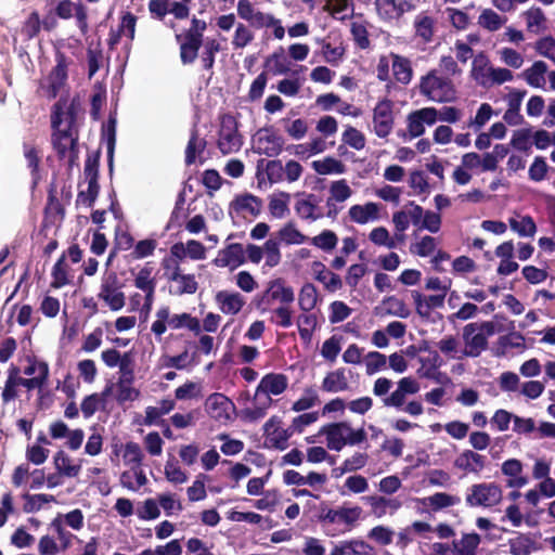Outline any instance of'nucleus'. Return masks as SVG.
<instances>
[{"label":"nucleus","mask_w":555,"mask_h":555,"mask_svg":"<svg viewBox=\"0 0 555 555\" xmlns=\"http://www.w3.org/2000/svg\"><path fill=\"white\" fill-rule=\"evenodd\" d=\"M74 102L60 100L52 117V142L61 155L72 151L76 144L77 134L74 129Z\"/></svg>","instance_id":"obj_1"},{"label":"nucleus","mask_w":555,"mask_h":555,"mask_svg":"<svg viewBox=\"0 0 555 555\" xmlns=\"http://www.w3.org/2000/svg\"><path fill=\"white\" fill-rule=\"evenodd\" d=\"M321 433L326 437L327 448L333 451H340L345 446L360 444L366 439L363 428L356 429L347 422L326 425Z\"/></svg>","instance_id":"obj_2"},{"label":"nucleus","mask_w":555,"mask_h":555,"mask_svg":"<svg viewBox=\"0 0 555 555\" xmlns=\"http://www.w3.org/2000/svg\"><path fill=\"white\" fill-rule=\"evenodd\" d=\"M420 92L428 100L438 103L452 102L456 99L453 82L440 76L436 69L421 78Z\"/></svg>","instance_id":"obj_3"},{"label":"nucleus","mask_w":555,"mask_h":555,"mask_svg":"<svg viewBox=\"0 0 555 555\" xmlns=\"http://www.w3.org/2000/svg\"><path fill=\"white\" fill-rule=\"evenodd\" d=\"M182 327H186L196 334L201 331V324L196 318L189 313L172 314L169 307H162L155 313V321L151 325V331L156 336H162L168 328L179 330Z\"/></svg>","instance_id":"obj_4"},{"label":"nucleus","mask_w":555,"mask_h":555,"mask_svg":"<svg viewBox=\"0 0 555 555\" xmlns=\"http://www.w3.org/2000/svg\"><path fill=\"white\" fill-rule=\"evenodd\" d=\"M495 332L492 322L486 321L481 323H469L463 327V340L465 347L462 356L478 357L487 349L488 338Z\"/></svg>","instance_id":"obj_5"},{"label":"nucleus","mask_w":555,"mask_h":555,"mask_svg":"<svg viewBox=\"0 0 555 555\" xmlns=\"http://www.w3.org/2000/svg\"><path fill=\"white\" fill-rule=\"evenodd\" d=\"M503 501V489L495 482L473 485L466 495V503L472 507L492 508Z\"/></svg>","instance_id":"obj_6"},{"label":"nucleus","mask_w":555,"mask_h":555,"mask_svg":"<svg viewBox=\"0 0 555 555\" xmlns=\"http://www.w3.org/2000/svg\"><path fill=\"white\" fill-rule=\"evenodd\" d=\"M56 64L50 72V74L42 81V90L49 98H55L66 89L67 81V68L69 61L61 53H56Z\"/></svg>","instance_id":"obj_7"},{"label":"nucleus","mask_w":555,"mask_h":555,"mask_svg":"<svg viewBox=\"0 0 555 555\" xmlns=\"http://www.w3.org/2000/svg\"><path fill=\"white\" fill-rule=\"evenodd\" d=\"M395 103L388 99L379 100L373 108V131L378 138H387L395 125Z\"/></svg>","instance_id":"obj_8"},{"label":"nucleus","mask_w":555,"mask_h":555,"mask_svg":"<svg viewBox=\"0 0 555 555\" xmlns=\"http://www.w3.org/2000/svg\"><path fill=\"white\" fill-rule=\"evenodd\" d=\"M204 406L207 415L221 425H227L233 420L235 405L220 392L209 395Z\"/></svg>","instance_id":"obj_9"},{"label":"nucleus","mask_w":555,"mask_h":555,"mask_svg":"<svg viewBox=\"0 0 555 555\" xmlns=\"http://www.w3.org/2000/svg\"><path fill=\"white\" fill-rule=\"evenodd\" d=\"M206 29V22L197 18L192 20V27L185 35V41L180 46V57L184 64H190L197 57L198 49L202 46L203 33Z\"/></svg>","instance_id":"obj_10"},{"label":"nucleus","mask_w":555,"mask_h":555,"mask_svg":"<svg viewBox=\"0 0 555 555\" xmlns=\"http://www.w3.org/2000/svg\"><path fill=\"white\" fill-rule=\"evenodd\" d=\"M263 434L266 447L283 451L288 447L293 430L291 426L284 428L280 417L271 416L263 425Z\"/></svg>","instance_id":"obj_11"},{"label":"nucleus","mask_w":555,"mask_h":555,"mask_svg":"<svg viewBox=\"0 0 555 555\" xmlns=\"http://www.w3.org/2000/svg\"><path fill=\"white\" fill-rule=\"evenodd\" d=\"M414 9L406 0H374V10L379 21L386 24H392L401 16Z\"/></svg>","instance_id":"obj_12"},{"label":"nucleus","mask_w":555,"mask_h":555,"mask_svg":"<svg viewBox=\"0 0 555 555\" xmlns=\"http://www.w3.org/2000/svg\"><path fill=\"white\" fill-rule=\"evenodd\" d=\"M218 146L222 154L235 153L242 146V139L237 132V124L232 116H224L221 119Z\"/></svg>","instance_id":"obj_13"},{"label":"nucleus","mask_w":555,"mask_h":555,"mask_svg":"<svg viewBox=\"0 0 555 555\" xmlns=\"http://www.w3.org/2000/svg\"><path fill=\"white\" fill-rule=\"evenodd\" d=\"M214 301L219 312L227 317L240 314L246 306V298L233 289L218 291L214 296Z\"/></svg>","instance_id":"obj_14"},{"label":"nucleus","mask_w":555,"mask_h":555,"mask_svg":"<svg viewBox=\"0 0 555 555\" xmlns=\"http://www.w3.org/2000/svg\"><path fill=\"white\" fill-rule=\"evenodd\" d=\"M237 15L256 29L270 28L275 17L273 14L257 9L249 0H238L236 4Z\"/></svg>","instance_id":"obj_15"},{"label":"nucleus","mask_w":555,"mask_h":555,"mask_svg":"<svg viewBox=\"0 0 555 555\" xmlns=\"http://www.w3.org/2000/svg\"><path fill=\"white\" fill-rule=\"evenodd\" d=\"M350 222L365 225L377 222L382 217V205L376 202H365L349 207L347 212Z\"/></svg>","instance_id":"obj_16"},{"label":"nucleus","mask_w":555,"mask_h":555,"mask_svg":"<svg viewBox=\"0 0 555 555\" xmlns=\"http://www.w3.org/2000/svg\"><path fill=\"white\" fill-rule=\"evenodd\" d=\"M24 374L29 376V378L22 377V386L28 390L36 388L40 389L47 384L49 365L43 361L29 358L27 359V365L24 369Z\"/></svg>","instance_id":"obj_17"},{"label":"nucleus","mask_w":555,"mask_h":555,"mask_svg":"<svg viewBox=\"0 0 555 555\" xmlns=\"http://www.w3.org/2000/svg\"><path fill=\"white\" fill-rule=\"evenodd\" d=\"M437 120L438 109L435 107H424L409 114L406 128L412 138H417L425 132V125L431 126Z\"/></svg>","instance_id":"obj_18"},{"label":"nucleus","mask_w":555,"mask_h":555,"mask_svg":"<svg viewBox=\"0 0 555 555\" xmlns=\"http://www.w3.org/2000/svg\"><path fill=\"white\" fill-rule=\"evenodd\" d=\"M479 544L480 537L477 533H467L452 544H438L437 551L440 555H476Z\"/></svg>","instance_id":"obj_19"},{"label":"nucleus","mask_w":555,"mask_h":555,"mask_svg":"<svg viewBox=\"0 0 555 555\" xmlns=\"http://www.w3.org/2000/svg\"><path fill=\"white\" fill-rule=\"evenodd\" d=\"M423 218V208L414 202H409L402 209L392 214L396 231L403 233L413 224L418 227Z\"/></svg>","instance_id":"obj_20"},{"label":"nucleus","mask_w":555,"mask_h":555,"mask_svg":"<svg viewBox=\"0 0 555 555\" xmlns=\"http://www.w3.org/2000/svg\"><path fill=\"white\" fill-rule=\"evenodd\" d=\"M262 208L261 201L251 194L236 195L230 204V214L243 218H256Z\"/></svg>","instance_id":"obj_21"},{"label":"nucleus","mask_w":555,"mask_h":555,"mask_svg":"<svg viewBox=\"0 0 555 555\" xmlns=\"http://www.w3.org/2000/svg\"><path fill=\"white\" fill-rule=\"evenodd\" d=\"M153 269L152 267L144 266L141 268L137 274L134 275V286L145 293L144 302L142 309L145 314H149L152 310V306L154 302L155 287L156 282L152 276Z\"/></svg>","instance_id":"obj_22"},{"label":"nucleus","mask_w":555,"mask_h":555,"mask_svg":"<svg viewBox=\"0 0 555 555\" xmlns=\"http://www.w3.org/2000/svg\"><path fill=\"white\" fill-rule=\"evenodd\" d=\"M283 139L280 135L268 129L259 130L254 140L255 150L259 154L267 156L279 155L283 149Z\"/></svg>","instance_id":"obj_23"},{"label":"nucleus","mask_w":555,"mask_h":555,"mask_svg":"<svg viewBox=\"0 0 555 555\" xmlns=\"http://www.w3.org/2000/svg\"><path fill=\"white\" fill-rule=\"evenodd\" d=\"M493 65L485 52H479L473 57L469 70L470 78L482 88H490V78Z\"/></svg>","instance_id":"obj_24"},{"label":"nucleus","mask_w":555,"mask_h":555,"mask_svg":"<svg viewBox=\"0 0 555 555\" xmlns=\"http://www.w3.org/2000/svg\"><path fill=\"white\" fill-rule=\"evenodd\" d=\"M99 298L102 299L111 310L119 311L125 306V295L117 286L116 276H108L99 293Z\"/></svg>","instance_id":"obj_25"},{"label":"nucleus","mask_w":555,"mask_h":555,"mask_svg":"<svg viewBox=\"0 0 555 555\" xmlns=\"http://www.w3.org/2000/svg\"><path fill=\"white\" fill-rule=\"evenodd\" d=\"M274 403L272 396L259 391V387L257 386L255 395H254V401L253 405L245 408L242 411V418L246 422H256L267 414V411L272 406Z\"/></svg>","instance_id":"obj_26"},{"label":"nucleus","mask_w":555,"mask_h":555,"mask_svg":"<svg viewBox=\"0 0 555 555\" xmlns=\"http://www.w3.org/2000/svg\"><path fill=\"white\" fill-rule=\"evenodd\" d=\"M547 72V64L544 61L538 60L525 68L519 74V77L531 88L545 89Z\"/></svg>","instance_id":"obj_27"},{"label":"nucleus","mask_w":555,"mask_h":555,"mask_svg":"<svg viewBox=\"0 0 555 555\" xmlns=\"http://www.w3.org/2000/svg\"><path fill=\"white\" fill-rule=\"evenodd\" d=\"M331 555H376L369 543L360 539L341 541L331 550Z\"/></svg>","instance_id":"obj_28"},{"label":"nucleus","mask_w":555,"mask_h":555,"mask_svg":"<svg viewBox=\"0 0 555 555\" xmlns=\"http://www.w3.org/2000/svg\"><path fill=\"white\" fill-rule=\"evenodd\" d=\"M365 501L371 507V513L377 518H382L387 514L392 515L401 507V502L395 498L370 495L365 498Z\"/></svg>","instance_id":"obj_29"},{"label":"nucleus","mask_w":555,"mask_h":555,"mask_svg":"<svg viewBox=\"0 0 555 555\" xmlns=\"http://www.w3.org/2000/svg\"><path fill=\"white\" fill-rule=\"evenodd\" d=\"M502 473L508 477L506 486L508 488L519 489L528 483V478L522 475V463L517 459H511L502 464Z\"/></svg>","instance_id":"obj_30"},{"label":"nucleus","mask_w":555,"mask_h":555,"mask_svg":"<svg viewBox=\"0 0 555 555\" xmlns=\"http://www.w3.org/2000/svg\"><path fill=\"white\" fill-rule=\"evenodd\" d=\"M259 391H263L270 396H280L288 387V378L281 373H268L258 384Z\"/></svg>","instance_id":"obj_31"},{"label":"nucleus","mask_w":555,"mask_h":555,"mask_svg":"<svg viewBox=\"0 0 555 555\" xmlns=\"http://www.w3.org/2000/svg\"><path fill=\"white\" fill-rule=\"evenodd\" d=\"M245 262L244 249L241 244H231L219 251L216 263L222 268L235 269Z\"/></svg>","instance_id":"obj_32"},{"label":"nucleus","mask_w":555,"mask_h":555,"mask_svg":"<svg viewBox=\"0 0 555 555\" xmlns=\"http://www.w3.org/2000/svg\"><path fill=\"white\" fill-rule=\"evenodd\" d=\"M417 502L423 506L430 511L437 512L443 508H448L454 505H457L461 502L460 496L446 493V492H437L433 495L418 499Z\"/></svg>","instance_id":"obj_33"},{"label":"nucleus","mask_w":555,"mask_h":555,"mask_svg":"<svg viewBox=\"0 0 555 555\" xmlns=\"http://www.w3.org/2000/svg\"><path fill=\"white\" fill-rule=\"evenodd\" d=\"M291 194L284 191L274 192L268 198V210L272 218L284 219L289 214Z\"/></svg>","instance_id":"obj_34"},{"label":"nucleus","mask_w":555,"mask_h":555,"mask_svg":"<svg viewBox=\"0 0 555 555\" xmlns=\"http://www.w3.org/2000/svg\"><path fill=\"white\" fill-rule=\"evenodd\" d=\"M267 293L280 305H292L295 300L294 288L282 279H275L268 284Z\"/></svg>","instance_id":"obj_35"},{"label":"nucleus","mask_w":555,"mask_h":555,"mask_svg":"<svg viewBox=\"0 0 555 555\" xmlns=\"http://www.w3.org/2000/svg\"><path fill=\"white\" fill-rule=\"evenodd\" d=\"M521 16L526 23V29L528 33L540 35L546 30L547 20L542 9L532 7L522 12Z\"/></svg>","instance_id":"obj_36"},{"label":"nucleus","mask_w":555,"mask_h":555,"mask_svg":"<svg viewBox=\"0 0 555 555\" xmlns=\"http://www.w3.org/2000/svg\"><path fill=\"white\" fill-rule=\"evenodd\" d=\"M311 168L321 176H340L346 172V165L338 158L325 156L311 163Z\"/></svg>","instance_id":"obj_37"},{"label":"nucleus","mask_w":555,"mask_h":555,"mask_svg":"<svg viewBox=\"0 0 555 555\" xmlns=\"http://www.w3.org/2000/svg\"><path fill=\"white\" fill-rule=\"evenodd\" d=\"M353 194L352 189L347 180L340 179L332 181L328 185V196L326 198V206L332 207L336 203H345Z\"/></svg>","instance_id":"obj_38"},{"label":"nucleus","mask_w":555,"mask_h":555,"mask_svg":"<svg viewBox=\"0 0 555 555\" xmlns=\"http://www.w3.org/2000/svg\"><path fill=\"white\" fill-rule=\"evenodd\" d=\"M454 466L466 473H478L485 467V459L478 453L466 450L455 459Z\"/></svg>","instance_id":"obj_39"},{"label":"nucleus","mask_w":555,"mask_h":555,"mask_svg":"<svg viewBox=\"0 0 555 555\" xmlns=\"http://www.w3.org/2000/svg\"><path fill=\"white\" fill-rule=\"evenodd\" d=\"M278 237L280 241L287 245H302L309 241V236L304 234L295 222L288 221L284 223L278 231Z\"/></svg>","instance_id":"obj_40"},{"label":"nucleus","mask_w":555,"mask_h":555,"mask_svg":"<svg viewBox=\"0 0 555 555\" xmlns=\"http://www.w3.org/2000/svg\"><path fill=\"white\" fill-rule=\"evenodd\" d=\"M295 211L302 220L315 221L321 218L313 194L305 195L295 203Z\"/></svg>","instance_id":"obj_41"},{"label":"nucleus","mask_w":555,"mask_h":555,"mask_svg":"<svg viewBox=\"0 0 555 555\" xmlns=\"http://www.w3.org/2000/svg\"><path fill=\"white\" fill-rule=\"evenodd\" d=\"M323 11L336 20L344 21L354 11L353 0H324Z\"/></svg>","instance_id":"obj_42"},{"label":"nucleus","mask_w":555,"mask_h":555,"mask_svg":"<svg viewBox=\"0 0 555 555\" xmlns=\"http://www.w3.org/2000/svg\"><path fill=\"white\" fill-rule=\"evenodd\" d=\"M53 465L55 470L65 477L74 478L80 473L81 466L76 464L64 451H57L53 455Z\"/></svg>","instance_id":"obj_43"},{"label":"nucleus","mask_w":555,"mask_h":555,"mask_svg":"<svg viewBox=\"0 0 555 555\" xmlns=\"http://www.w3.org/2000/svg\"><path fill=\"white\" fill-rule=\"evenodd\" d=\"M114 452L121 454L125 465L131 466V468L139 467L143 459V452L140 446L135 442L129 441L126 444L115 446Z\"/></svg>","instance_id":"obj_44"},{"label":"nucleus","mask_w":555,"mask_h":555,"mask_svg":"<svg viewBox=\"0 0 555 555\" xmlns=\"http://www.w3.org/2000/svg\"><path fill=\"white\" fill-rule=\"evenodd\" d=\"M322 389L326 392H341L348 389L349 383L344 369L326 374L322 380Z\"/></svg>","instance_id":"obj_45"},{"label":"nucleus","mask_w":555,"mask_h":555,"mask_svg":"<svg viewBox=\"0 0 555 555\" xmlns=\"http://www.w3.org/2000/svg\"><path fill=\"white\" fill-rule=\"evenodd\" d=\"M391 67L395 79L403 85L410 83L413 77L411 62L399 54H390Z\"/></svg>","instance_id":"obj_46"},{"label":"nucleus","mask_w":555,"mask_h":555,"mask_svg":"<svg viewBox=\"0 0 555 555\" xmlns=\"http://www.w3.org/2000/svg\"><path fill=\"white\" fill-rule=\"evenodd\" d=\"M312 269L315 272V279L324 284V287L330 292H335L341 288L343 283L340 278L328 271L321 261H314Z\"/></svg>","instance_id":"obj_47"},{"label":"nucleus","mask_w":555,"mask_h":555,"mask_svg":"<svg viewBox=\"0 0 555 555\" xmlns=\"http://www.w3.org/2000/svg\"><path fill=\"white\" fill-rule=\"evenodd\" d=\"M506 21L507 18L505 16L500 15L494 10L487 8L481 10L477 20V24L488 31H496L505 25Z\"/></svg>","instance_id":"obj_48"},{"label":"nucleus","mask_w":555,"mask_h":555,"mask_svg":"<svg viewBox=\"0 0 555 555\" xmlns=\"http://www.w3.org/2000/svg\"><path fill=\"white\" fill-rule=\"evenodd\" d=\"M319 302V291L312 283H305L298 293V306L302 312H310Z\"/></svg>","instance_id":"obj_49"},{"label":"nucleus","mask_w":555,"mask_h":555,"mask_svg":"<svg viewBox=\"0 0 555 555\" xmlns=\"http://www.w3.org/2000/svg\"><path fill=\"white\" fill-rule=\"evenodd\" d=\"M175 409V401L170 399H163L157 406H147L145 409V416L143 424L146 426L159 423L163 415L170 413Z\"/></svg>","instance_id":"obj_50"},{"label":"nucleus","mask_w":555,"mask_h":555,"mask_svg":"<svg viewBox=\"0 0 555 555\" xmlns=\"http://www.w3.org/2000/svg\"><path fill=\"white\" fill-rule=\"evenodd\" d=\"M255 39V34L250 26L240 22L231 37V47L233 50H243Z\"/></svg>","instance_id":"obj_51"},{"label":"nucleus","mask_w":555,"mask_h":555,"mask_svg":"<svg viewBox=\"0 0 555 555\" xmlns=\"http://www.w3.org/2000/svg\"><path fill=\"white\" fill-rule=\"evenodd\" d=\"M508 223L519 236L532 237L535 234V223L529 216L515 215L508 219Z\"/></svg>","instance_id":"obj_52"},{"label":"nucleus","mask_w":555,"mask_h":555,"mask_svg":"<svg viewBox=\"0 0 555 555\" xmlns=\"http://www.w3.org/2000/svg\"><path fill=\"white\" fill-rule=\"evenodd\" d=\"M262 254L266 268H275L282 260L280 243L275 240L270 238L263 243Z\"/></svg>","instance_id":"obj_53"},{"label":"nucleus","mask_w":555,"mask_h":555,"mask_svg":"<svg viewBox=\"0 0 555 555\" xmlns=\"http://www.w3.org/2000/svg\"><path fill=\"white\" fill-rule=\"evenodd\" d=\"M156 501L159 508L162 507L166 516H173L183 509L182 502L177 494L170 492H163L157 495Z\"/></svg>","instance_id":"obj_54"},{"label":"nucleus","mask_w":555,"mask_h":555,"mask_svg":"<svg viewBox=\"0 0 555 555\" xmlns=\"http://www.w3.org/2000/svg\"><path fill=\"white\" fill-rule=\"evenodd\" d=\"M435 21L426 14H418L414 20L415 34L423 41L429 42L434 36Z\"/></svg>","instance_id":"obj_55"},{"label":"nucleus","mask_w":555,"mask_h":555,"mask_svg":"<svg viewBox=\"0 0 555 555\" xmlns=\"http://www.w3.org/2000/svg\"><path fill=\"white\" fill-rule=\"evenodd\" d=\"M314 247L330 253L337 246L338 236L332 230H323L321 233L313 237H309V241Z\"/></svg>","instance_id":"obj_56"},{"label":"nucleus","mask_w":555,"mask_h":555,"mask_svg":"<svg viewBox=\"0 0 555 555\" xmlns=\"http://www.w3.org/2000/svg\"><path fill=\"white\" fill-rule=\"evenodd\" d=\"M437 346L439 350L451 359H463L465 356H462L463 349L460 346V341L455 336L446 335L438 343Z\"/></svg>","instance_id":"obj_57"},{"label":"nucleus","mask_w":555,"mask_h":555,"mask_svg":"<svg viewBox=\"0 0 555 555\" xmlns=\"http://www.w3.org/2000/svg\"><path fill=\"white\" fill-rule=\"evenodd\" d=\"M496 53L500 61L508 68L519 69L525 64V56L513 48L503 47Z\"/></svg>","instance_id":"obj_58"},{"label":"nucleus","mask_w":555,"mask_h":555,"mask_svg":"<svg viewBox=\"0 0 555 555\" xmlns=\"http://www.w3.org/2000/svg\"><path fill=\"white\" fill-rule=\"evenodd\" d=\"M171 282L175 283L177 294H193L197 289V282L191 274L172 272Z\"/></svg>","instance_id":"obj_59"},{"label":"nucleus","mask_w":555,"mask_h":555,"mask_svg":"<svg viewBox=\"0 0 555 555\" xmlns=\"http://www.w3.org/2000/svg\"><path fill=\"white\" fill-rule=\"evenodd\" d=\"M135 514L141 520L151 521L157 519L160 516V508L156 499L142 501L138 505Z\"/></svg>","instance_id":"obj_60"},{"label":"nucleus","mask_w":555,"mask_h":555,"mask_svg":"<svg viewBox=\"0 0 555 555\" xmlns=\"http://www.w3.org/2000/svg\"><path fill=\"white\" fill-rule=\"evenodd\" d=\"M178 400H193L203 396V387L199 382L189 380L175 390Z\"/></svg>","instance_id":"obj_61"},{"label":"nucleus","mask_w":555,"mask_h":555,"mask_svg":"<svg viewBox=\"0 0 555 555\" xmlns=\"http://www.w3.org/2000/svg\"><path fill=\"white\" fill-rule=\"evenodd\" d=\"M70 282L68 266L64 259V257L60 258L57 262L54 264L52 270V282L51 286L54 288H60Z\"/></svg>","instance_id":"obj_62"},{"label":"nucleus","mask_w":555,"mask_h":555,"mask_svg":"<svg viewBox=\"0 0 555 555\" xmlns=\"http://www.w3.org/2000/svg\"><path fill=\"white\" fill-rule=\"evenodd\" d=\"M341 141L350 147L360 151L366 143L365 135L352 126H347L341 134Z\"/></svg>","instance_id":"obj_63"},{"label":"nucleus","mask_w":555,"mask_h":555,"mask_svg":"<svg viewBox=\"0 0 555 555\" xmlns=\"http://www.w3.org/2000/svg\"><path fill=\"white\" fill-rule=\"evenodd\" d=\"M534 51L540 55L555 64V39L553 37H543L538 39L533 44Z\"/></svg>","instance_id":"obj_64"}]
</instances>
